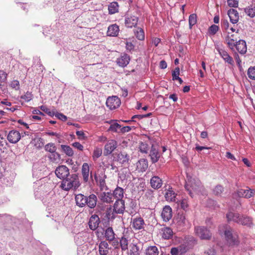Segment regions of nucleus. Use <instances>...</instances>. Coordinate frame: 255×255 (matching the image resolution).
<instances>
[{
	"label": "nucleus",
	"mask_w": 255,
	"mask_h": 255,
	"mask_svg": "<svg viewBox=\"0 0 255 255\" xmlns=\"http://www.w3.org/2000/svg\"><path fill=\"white\" fill-rule=\"evenodd\" d=\"M226 218L228 222L233 221L243 226L251 227L253 225V220L251 218L238 213L230 211L227 213Z\"/></svg>",
	"instance_id": "1"
},
{
	"label": "nucleus",
	"mask_w": 255,
	"mask_h": 255,
	"mask_svg": "<svg viewBox=\"0 0 255 255\" xmlns=\"http://www.w3.org/2000/svg\"><path fill=\"white\" fill-rule=\"evenodd\" d=\"M79 178L76 174H73L62 180L60 187L65 191L72 189L76 190L80 186Z\"/></svg>",
	"instance_id": "2"
},
{
	"label": "nucleus",
	"mask_w": 255,
	"mask_h": 255,
	"mask_svg": "<svg viewBox=\"0 0 255 255\" xmlns=\"http://www.w3.org/2000/svg\"><path fill=\"white\" fill-rule=\"evenodd\" d=\"M224 235L227 244L229 247H238L239 245L240 241L239 235L232 228L226 229L224 231Z\"/></svg>",
	"instance_id": "3"
},
{
	"label": "nucleus",
	"mask_w": 255,
	"mask_h": 255,
	"mask_svg": "<svg viewBox=\"0 0 255 255\" xmlns=\"http://www.w3.org/2000/svg\"><path fill=\"white\" fill-rule=\"evenodd\" d=\"M185 188L189 192L190 196L193 197L194 193H198L203 189V186L200 180L193 179L188 181L185 185Z\"/></svg>",
	"instance_id": "4"
},
{
	"label": "nucleus",
	"mask_w": 255,
	"mask_h": 255,
	"mask_svg": "<svg viewBox=\"0 0 255 255\" xmlns=\"http://www.w3.org/2000/svg\"><path fill=\"white\" fill-rule=\"evenodd\" d=\"M194 233L197 237L202 240H210L212 237V234L210 230L204 226H195Z\"/></svg>",
	"instance_id": "5"
},
{
	"label": "nucleus",
	"mask_w": 255,
	"mask_h": 255,
	"mask_svg": "<svg viewBox=\"0 0 255 255\" xmlns=\"http://www.w3.org/2000/svg\"><path fill=\"white\" fill-rule=\"evenodd\" d=\"M114 160L119 162L120 163L126 165L128 163L129 157L126 152H120L113 154Z\"/></svg>",
	"instance_id": "6"
},
{
	"label": "nucleus",
	"mask_w": 255,
	"mask_h": 255,
	"mask_svg": "<svg viewBox=\"0 0 255 255\" xmlns=\"http://www.w3.org/2000/svg\"><path fill=\"white\" fill-rule=\"evenodd\" d=\"M55 173L58 178L62 180L70 175L69 169L65 165H60L57 167Z\"/></svg>",
	"instance_id": "7"
},
{
	"label": "nucleus",
	"mask_w": 255,
	"mask_h": 255,
	"mask_svg": "<svg viewBox=\"0 0 255 255\" xmlns=\"http://www.w3.org/2000/svg\"><path fill=\"white\" fill-rule=\"evenodd\" d=\"M121 105V100L117 96L109 97L106 101L107 106L111 110L118 108Z\"/></svg>",
	"instance_id": "8"
},
{
	"label": "nucleus",
	"mask_w": 255,
	"mask_h": 255,
	"mask_svg": "<svg viewBox=\"0 0 255 255\" xmlns=\"http://www.w3.org/2000/svg\"><path fill=\"white\" fill-rule=\"evenodd\" d=\"M164 197L168 202H176L177 194L174 191L173 188L169 186L168 188L164 190Z\"/></svg>",
	"instance_id": "9"
},
{
	"label": "nucleus",
	"mask_w": 255,
	"mask_h": 255,
	"mask_svg": "<svg viewBox=\"0 0 255 255\" xmlns=\"http://www.w3.org/2000/svg\"><path fill=\"white\" fill-rule=\"evenodd\" d=\"M118 146V142L114 139H110L104 146V154L106 155L111 154Z\"/></svg>",
	"instance_id": "10"
},
{
	"label": "nucleus",
	"mask_w": 255,
	"mask_h": 255,
	"mask_svg": "<svg viewBox=\"0 0 255 255\" xmlns=\"http://www.w3.org/2000/svg\"><path fill=\"white\" fill-rule=\"evenodd\" d=\"M21 135L19 132L16 130H10L7 137V139L10 143H16L21 138Z\"/></svg>",
	"instance_id": "11"
},
{
	"label": "nucleus",
	"mask_w": 255,
	"mask_h": 255,
	"mask_svg": "<svg viewBox=\"0 0 255 255\" xmlns=\"http://www.w3.org/2000/svg\"><path fill=\"white\" fill-rule=\"evenodd\" d=\"M125 209V202L124 200H116L113 206V211L116 214H123Z\"/></svg>",
	"instance_id": "12"
},
{
	"label": "nucleus",
	"mask_w": 255,
	"mask_h": 255,
	"mask_svg": "<svg viewBox=\"0 0 255 255\" xmlns=\"http://www.w3.org/2000/svg\"><path fill=\"white\" fill-rule=\"evenodd\" d=\"M100 223V220L99 216L96 214L93 215L90 217L89 221V226L91 230H96L99 227Z\"/></svg>",
	"instance_id": "13"
},
{
	"label": "nucleus",
	"mask_w": 255,
	"mask_h": 255,
	"mask_svg": "<svg viewBox=\"0 0 255 255\" xmlns=\"http://www.w3.org/2000/svg\"><path fill=\"white\" fill-rule=\"evenodd\" d=\"M228 35L225 38V41L228 47L232 50H234L235 44L237 41V38L235 37V34H231L230 31H228Z\"/></svg>",
	"instance_id": "14"
},
{
	"label": "nucleus",
	"mask_w": 255,
	"mask_h": 255,
	"mask_svg": "<svg viewBox=\"0 0 255 255\" xmlns=\"http://www.w3.org/2000/svg\"><path fill=\"white\" fill-rule=\"evenodd\" d=\"M172 217V210L169 206H165L162 211L161 217L164 222L169 221Z\"/></svg>",
	"instance_id": "15"
},
{
	"label": "nucleus",
	"mask_w": 255,
	"mask_h": 255,
	"mask_svg": "<svg viewBox=\"0 0 255 255\" xmlns=\"http://www.w3.org/2000/svg\"><path fill=\"white\" fill-rule=\"evenodd\" d=\"M136 170L139 172H143L146 171L148 167L147 160L142 158L139 159L136 163Z\"/></svg>",
	"instance_id": "16"
},
{
	"label": "nucleus",
	"mask_w": 255,
	"mask_h": 255,
	"mask_svg": "<svg viewBox=\"0 0 255 255\" xmlns=\"http://www.w3.org/2000/svg\"><path fill=\"white\" fill-rule=\"evenodd\" d=\"M144 225V220L140 217L133 219L131 222L132 228L135 230L143 228Z\"/></svg>",
	"instance_id": "17"
},
{
	"label": "nucleus",
	"mask_w": 255,
	"mask_h": 255,
	"mask_svg": "<svg viewBox=\"0 0 255 255\" xmlns=\"http://www.w3.org/2000/svg\"><path fill=\"white\" fill-rule=\"evenodd\" d=\"M129 56L127 54L124 53L117 58V63L119 66L125 67L129 63Z\"/></svg>",
	"instance_id": "18"
},
{
	"label": "nucleus",
	"mask_w": 255,
	"mask_h": 255,
	"mask_svg": "<svg viewBox=\"0 0 255 255\" xmlns=\"http://www.w3.org/2000/svg\"><path fill=\"white\" fill-rule=\"evenodd\" d=\"M111 248L106 241H101L99 245V253L100 255H108Z\"/></svg>",
	"instance_id": "19"
},
{
	"label": "nucleus",
	"mask_w": 255,
	"mask_h": 255,
	"mask_svg": "<svg viewBox=\"0 0 255 255\" xmlns=\"http://www.w3.org/2000/svg\"><path fill=\"white\" fill-rule=\"evenodd\" d=\"M150 183L152 188L158 189L162 186L163 181L158 176H154L150 179Z\"/></svg>",
	"instance_id": "20"
},
{
	"label": "nucleus",
	"mask_w": 255,
	"mask_h": 255,
	"mask_svg": "<svg viewBox=\"0 0 255 255\" xmlns=\"http://www.w3.org/2000/svg\"><path fill=\"white\" fill-rule=\"evenodd\" d=\"M235 47L237 50L241 54H244L247 52V47L245 40H239L235 44Z\"/></svg>",
	"instance_id": "21"
},
{
	"label": "nucleus",
	"mask_w": 255,
	"mask_h": 255,
	"mask_svg": "<svg viewBox=\"0 0 255 255\" xmlns=\"http://www.w3.org/2000/svg\"><path fill=\"white\" fill-rule=\"evenodd\" d=\"M138 21V17L135 16H130L125 18V25L128 28L135 27Z\"/></svg>",
	"instance_id": "22"
},
{
	"label": "nucleus",
	"mask_w": 255,
	"mask_h": 255,
	"mask_svg": "<svg viewBox=\"0 0 255 255\" xmlns=\"http://www.w3.org/2000/svg\"><path fill=\"white\" fill-rule=\"evenodd\" d=\"M87 197L82 194H78L75 196L76 205L79 207H83L86 205Z\"/></svg>",
	"instance_id": "23"
},
{
	"label": "nucleus",
	"mask_w": 255,
	"mask_h": 255,
	"mask_svg": "<svg viewBox=\"0 0 255 255\" xmlns=\"http://www.w3.org/2000/svg\"><path fill=\"white\" fill-rule=\"evenodd\" d=\"M149 156L152 163L157 162L160 157V154L158 150L153 145L151 146L150 150Z\"/></svg>",
	"instance_id": "24"
},
{
	"label": "nucleus",
	"mask_w": 255,
	"mask_h": 255,
	"mask_svg": "<svg viewBox=\"0 0 255 255\" xmlns=\"http://www.w3.org/2000/svg\"><path fill=\"white\" fill-rule=\"evenodd\" d=\"M255 193V191L251 189L247 190L241 189L238 191V195L239 197H243L247 198H249L253 196Z\"/></svg>",
	"instance_id": "25"
},
{
	"label": "nucleus",
	"mask_w": 255,
	"mask_h": 255,
	"mask_svg": "<svg viewBox=\"0 0 255 255\" xmlns=\"http://www.w3.org/2000/svg\"><path fill=\"white\" fill-rule=\"evenodd\" d=\"M94 179L101 190H107L108 187L106 185L105 180L103 177L98 176L96 173L94 174Z\"/></svg>",
	"instance_id": "26"
},
{
	"label": "nucleus",
	"mask_w": 255,
	"mask_h": 255,
	"mask_svg": "<svg viewBox=\"0 0 255 255\" xmlns=\"http://www.w3.org/2000/svg\"><path fill=\"white\" fill-rule=\"evenodd\" d=\"M228 14L232 23L235 24L238 22L239 16L237 10L233 8L230 9L228 11Z\"/></svg>",
	"instance_id": "27"
},
{
	"label": "nucleus",
	"mask_w": 255,
	"mask_h": 255,
	"mask_svg": "<svg viewBox=\"0 0 255 255\" xmlns=\"http://www.w3.org/2000/svg\"><path fill=\"white\" fill-rule=\"evenodd\" d=\"M99 198L102 202L107 203H110L113 201V194L110 192L101 193Z\"/></svg>",
	"instance_id": "28"
},
{
	"label": "nucleus",
	"mask_w": 255,
	"mask_h": 255,
	"mask_svg": "<svg viewBox=\"0 0 255 255\" xmlns=\"http://www.w3.org/2000/svg\"><path fill=\"white\" fill-rule=\"evenodd\" d=\"M219 52L220 56L226 62H227L228 64L231 65H234V61L233 58L229 55L226 51L221 49L219 51Z\"/></svg>",
	"instance_id": "29"
},
{
	"label": "nucleus",
	"mask_w": 255,
	"mask_h": 255,
	"mask_svg": "<svg viewBox=\"0 0 255 255\" xmlns=\"http://www.w3.org/2000/svg\"><path fill=\"white\" fill-rule=\"evenodd\" d=\"M161 233L162 237L164 239H171L173 235V231L169 227H163L161 228Z\"/></svg>",
	"instance_id": "30"
},
{
	"label": "nucleus",
	"mask_w": 255,
	"mask_h": 255,
	"mask_svg": "<svg viewBox=\"0 0 255 255\" xmlns=\"http://www.w3.org/2000/svg\"><path fill=\"white\" fill-rule=\"evenodd\" d=\"M187 222L185 216L183 214H178L177 217L174 219V223L179 228L185 226Z\"/></svg>",
	"instance_id": "31"
},
{
	"label": "nucleus",
	"mask_w": 255,
	"mask_h": 255,
	"mask_svg": "<svg viewBox=\"0 0 255 255\" xmlns=\"http://www.w3.org/2000/svg\"><path fill=\"white\" fill-rule=\"evenodd\" d=\"M87 199L88 201L86 203V205L91 209L94 208L97 205V196L95 194H92L87 197Z\"/></svg>",
	"instance_id": "32"
},
{
	"label": "nucleus",
	"mask_w": 255,
	"mask_h": 255,
	"mask_svg": "<svg viewBox=\"0 0 255 255\" xmlns=\"http://www.w3.org/2000/svg\"><path fill=\"white\" fill-rule=\"evenodd\" d=\"M89 166L87 163H84L82 167V174L83 180L87 182L89 180Z\"/></svg>",
	"instance_id": "33"
},
{
	"label": "nucleus",
	"mask_w": 255,
	"mask_h": 255,
	"mask_svg": "<svg viewBox=\"0 0 255 255\" xmlns=\"http://www.w3.org/2000/svg\"><path fill=\"white\" fill-rule=\"evenodd\" d=\"M119 32V27L117 24H112L109 26L107 35L110 36H117Z\"/></svg>",
	"instance_id": "34"
},
{
	"label": "nucleus",
	"mask_w": 255,
	"mask_h": 255,
	"mask_svg": "<svg viewBox=\"0 0 255 255\" xmlns=\"http://www.w3.org/2000/svg\"><path fill=\"white\" fill-rule=\"evenodd\" d=\"M113 197L116 200H123L124 197V190L122 188L117 187L113 193Z\"/></svg>",
	"instance_id": "35"
},
{
	"label": "nucleus",
	"mask_w": 255,
	"mask_h": 255,
	"mask_svg": "<svg viewBox=\"0 0 255 255\" xmlns=\"http://www.w3.org/2000/svg\"><path fill=\"white\" fill-rule=\"evenodd\" d=\"M105 237L109 241H113L115 238V234L112 227H108L105 231Z\"/></svg>",
	"instance_id": "36"
},
{
	"label": "nucleus",
	"mask_w": 255,
	"mask_h": 255,
	"mask_svg": "<svg viewBox=\"0 0 255 255\" xmlns=\"http://www.w3.org/2000/svg\"><path fill=\"white\" fill-rule=\"evenodd\" d=\"M159 251L156 246L148 247L145 250L146 255H158Z\"/></svg>",
	"instance_id": "37"
},
{
	"label": "nucleus",
	"mask_w": 255,
	"mask_h": 255,
	"mask_svg": "<svg viewBox=\"0 0 255 255\" xmlns=\"http://www.w3.org/2000/svg\"><path fill=\"white\" fill-rule=\"evenodd\" d=\"M109 12L110 14H114L118 12L119 4L117 2H112L109 5Z\"/></svg>",
	"instance_id": "38"
},
{
	"label": "nucleus",
	"mask_w": 255,
	"mask_h": 255,
	"mask_svg": "<svg viewBox=\"0 0 255 255\" xmlns=\"http://www.w3.org/2000/svg\"><path fill=\"white\" fill-rule=\"evenodd\" d=\"M134 34L138 40H143L144 39V32L141 28L137 27L134 31Z\"/></svg>",
	"instance_id": "39"
},
{
	"label": "nucleus",
	"mask_w": 255,
	"mask_h": 255,
	"mask_svg": "<svg viewBox=\"0 0 255 255\" xmlns=\"http://www.w3.org/2000/svg\"><path fill=\"white\" fill-rule=\"evenodd\" d=\"M102 154V149L101 147H96L93 151L92 154V158L94 161H96Z\"/></svg>",
	"instance_id": "40"
},
{
	"label": "nucleus",
	"mask_w": 255,
	"mask_h": 255,
	"mask_svg": "<svg viewBox=\"0 0 255 255\" xmlns=\"http://www.w3.org/2000/svg\"><path fill=\"white\" fill-rule=\"evenodd\" d=\"M245 13L251 17L255 16V6L251 5L245 9Z\"/></svg>",
	"instance_id": "41"
},
{
	"label": "nucleus",
	"mask_w": 255,
	"mask_h": 255,
	"mask_svg": "<svg viewBox=\"0 0 255 255\" xmlns=\"http://www.w3.org/2000/svg\"><path fill=\"white\" fill-rule=\"evenodd\" d=\"M120 246L122 251H126L128 249V240L127 238L123 237L121 238L120 241Z\"/></svg>",
	"instance_id": "42"
},
{
	"label": "nucleus",
	"mask_w": 255,
	"mask_h": 255,
	"mask_svg": "<svg viewBox=\"0 0 255 255\" xmlns=\"http://www.w3.org/2000/svg\"><path fill=\"white\" fill-rule=\"evenodd\" d=\"M61 147L62 149L68 156H72L73 155L74 152L73 149L69 146L66 145H61Z\"/></svg>",
	"instance_id": "43"
},
{
	"label": "nucleus",
	"mask_w": 255,
	"mask_h": 255,
	"mask_svg": "<svg viewBox=\"0 0 255 255\" xmlns=\"http://www.w3.org/2000/svg\"><path fill=\"white\" fill-rule=\"evenodd\" d=\"M197 23V15L196 14H190L189 16V28H192V26Z\"/></svg>",
	"instance_id": "44"
},
{
	"label": "nucleus",
	"mask_w": 255,
	"mask_h": 255,
	"mask_svg": "<svg viewBox=\"0 0 255 255\" xmlns=\"http://www.w3.org/2000/svg\"><path fill=\"white\" fill-rule=\"evenodd\" d=\"M51 153V155L49 156V158L51 161L57 162L58 160H60V155L58 153L54 151V152Z\"/></svg>",
	"instance_id": "45"
},
{
	"label": "nucleus",
	"mask_w": 255,
	"mask_h": 255,
	"mask_svg": "<svg viewBox=\"0 0 255 255\" xmlns=\"http://www.w3.org/2000/svg\"><path fill=\"white\" fill-rule=\"evenodd\" d=\"M45 149L46 151L52 153L56 151V147L55 146L54 143H49L45 146Z\"/></svg>",
	"instance_id": "46"
},
{
	"label": "nucleus",
	"mask_w": 255,
	"mask_h": 255,
	"mask_svg": "<svg viewBox=\"0 0 255 255\" xmlns=\"http://www.w3.org/2000/svg\"><path fill=\"white\" fill-rule=\"evenodd\" d=\"M148 145L144 142H141L139 144V149L141 153H146L148 150Z\"/></svg>",
	"instance_id": "47"
},
{
	"label": "nucleus",
	"mask_w": 255,
	"mask_h": 255,
	"mask_svg": "<svg viewBox=\"0 0 255 255\" xmlns=\"http://www.w3.org/2000/svg\"><path fill=\"white\" fill-rule=\"evenodd\" d=\"M179 253L183 255L188 250V247L186 244H183L177 247Z\"/></svg>",
	"instance_id": "48"
},
{
	"label": "nucleus",
	"mask_w": 255,
	"mask_h": 255,
	"mask_svg": "<svg viewBox=\"0 0 255 255\" xmlns=\"http://www.w3.org/2000/svg\"><path fill=\"white\" fill-rule=\"evenodd\" d=\"M248 75L249 78L255 80V67H251L249 68Z\"/></svg>",
	"instance_id": "49"
},
{
	"label": "nucleus",
	"mask_w": 255,
	"mask_h": 255,
	"mask_svg": "<svg viewBox=\"0 0 255 255\" xmlns=\"http://www.w3.org/2000/svg\"><path fill=\"white\" fill-rule=\"evenodd\" d=\"M33 95L31 92H27L24 95L21 96L20 98L25 102H28L32 99Z\"/></svg>",
	"instance_id": "50"
},
{
	"label": "nucleus",
	"mask_w": 255,
	"mask_h": 255,
	"mask_svg": "<svg viewBox=\"0 0 255 255\" xmlns=\"http://www.w3.org/2000/svg\"><path fill=\"white\" fill-rule=\"evenodd\" d=\"M40 109L42 111H43V112H44L45 113H46L51 117H53L55 115L54 110H51L50 109L47 108L44 106H41Z\"/></svg>",
	"instance_id": "51"
},
{
	"label": "nucleus",
	"mask_w": 255,
	"mask_h": 255,
	"mask_svg": "<svg viewBox=\"0 0 255 255\" xmlns=\"http://www.w3.org/2000/svg\"><path fill=\"white\" fill-rule=\"evenodd\" d=\"M222 28L225 30L227 33L229 29V23L227 19H222L221 20Z\"/></svg>",
	"instance_id": "52"
},
{
	"label": "nucleus",
	"mask_w": 255,
	"mask_h": 255,
	"mask_svg": "<svg viewBox=\"0 0 255 255\" xmlns=\"http://www.w3.org/2000/svg\"><path fill=\"white\" fill-rule=\"evenodd\" d=\"M121 125L117 123V121H116L113 124H111L108 130L116 132L117 131L118 128H121Z\"/></svg>",
	"instance_id": "53"
},
{
	"label": "nucleus",
	"mask_w": 255,
	"mask_h": 255,
	"mask_svg": "<svg viewBox=\"0 0 255 255\" xmlns=\"http://www.w3.org/2000/svg\"><path fill=\"white\" fill-rule=\"evenodd\" d=\"M224 191V188L221 185H217L213 189V193L216 195H221Z\"/></svg>",
	"instance_id": "54"
},
{
	"label": "nucleus",
	"mask_w": 255,
	"mask_h": 255,
	"mask_svg": "<svg viewBox=\"0 0 255 255\" xmlns=\"http://www.w3.org/2000/svg\"><path fill=\"white\" fill-rule=\"evenodd\" d=\"M219 28L218 26L213 24L209 28V33L211 35H214L218 31Z\"/></svg>",
	"instance_id": "55"
},
{
	"label": "nucleus",
	"mask_w": 255,
	"mask_h": 255,
	"mask_svg": "<svg viewBox=\"0 0 255 255\" xmlns=\"http://www.w3.org/2000/svg\"><path fill=\"white\" fill-rule=\"evenodd\" d=\"M7 74L4 70H0V83H3L6 80ZM1 84H0V85Z\"/></svg>",
	"instance_id": "56"
},
{
	"label": "nucleus",
	"mask_w": 255,
	"mask_h": 255,
	"mask_svg": "<svg viewBox=\"0 0 255 255\" xmlns=\"http://www.w3.org/2000/svg\"><path fill=\"white\" fill-rule=\"evenodd\" d=\"M180 73L179 68L176 67L175 68L174 70L172 72V79L173 80H175L178 77H179V75Z\"/></svg>",
	"instance_id": "57"
},
{
	"label": "nucleus",
	"mask_w": 255,
	"mask_h": 255,
	"mask_svg": "<svg viewBox=\"0 0 255 255\" xmlns=\"http://www.w3.org/2000/svg\"><path fill=\"white\" fill-rule=\"evenodd\" d=\"M227 2L230 7H236L238 6V0H227Z\"/></svg>",
	"instance_id": "58"
},
{
	"label": "nucleus",
	"mask_w": 255,
	"mask_h": 255,
	"mask_svg": "<svg viewBox=\"0 0 255 255\" xmlns=\"http://www.w3.org/2000/svg\"><path fill=\"white\" fill-rule=\"evenodd\" d=\"M11 87L13 89H15V90H17L19 89V82L17 80H13L11 82Z\"/></svg>",
	"instance_id": "59"
},
{
	"label": "nucleus",
	"mask_w": 255,
	"mask_h": 255,
	"mask_svg": "<svg viewBox=\"0 0 255 255\" xmlns=\"http://www.w3.org/2000/svg\"><path fill=\"white\" fill-rule=\"evenodd\" d=\"M72 146L77 148L80 151H83L84 149V146L78 142H75L72 143Z\"/></svg>",
	"instance_id": "60"
},
{
	"label": "nucleus",
	"mask_w": 255,
	"mask_h": 255,
	"mask_svg": "<svg viewBox=\"0 0 255 255\" xmlns=\"http://www.w3.org/2000/svg\"><path fill=\"white\" fill-rule=\"evenodd\" d=\"M188 206V201L184 199L181 201V207L183 210H186Z\"/></svg>",
	"instance_id": "61"
},
{
	"label": "nucleus",
	"mask_w": 255,
	"mask_h": 255,
	"mask_svg": "<svg viewBox=\"0 0 255 255\" xmlns=\"http://www.w3.org/2000/svg\"><path fill=\"white\" fill-rule=\"evenodd\" d=\"M76 133V135L78 136L79 139L82 140L86 139L85 134L83 131H77Z\"/></svg>",
	"instance_id": "62"
},
{
	"label": "nucleus",
	"mask_w": 255,
	"mask_h": 255,
	"mask_svg": "<svg viewBox=\"0 0 255 255\" xmlns=\"http://www.w3.org/2000/svg\"><path fill=\"white\" fill-rule=\"evenodd\" d=\"M131 127H130L129 126H126V127H124L122 128H121V131L122 133H125V132H128L130 131L131 130Z\"/></svg>",
	"instance_id": "63"
},
{
	"label": "nucleus",
	"mask_w": 255,
	"mask_h": 255,
	"mask_svg": "<svg viewBox=\"0 0 255 255\" xmlns=\"http://www.w3.org/2000/svg\"><path fill=\"white\" fill-rule=\"evenodd\" d=\"M179 253L177 247L172 248L170 251V254L171 255H177Z\"/></svg>",
	"instance_id": "64"
}]
</instances>
